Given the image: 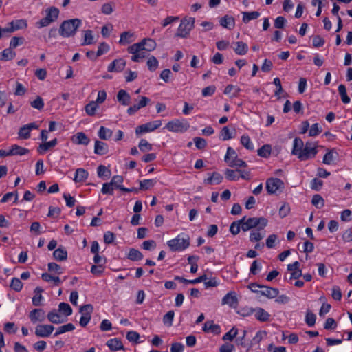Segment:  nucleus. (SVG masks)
Here are the masks:
<instances>
[{"label": "nucleus", "mask_w": 352, "mask_h": 352, "mask_svg": "<svg viewBox=\"0 0 352 352\" xmlns=\"http://www.w3.org/2000/svg\"><path fill=\"white\" fill-rule=\"evenodd\" d=\"M72 142L76 144H82L87 146L90 142V139L83 132H78L74 135L71 138Z\"/></svg>", "instance_id": "dca6fc26"}, {"label": "nucleus", "mask_w": 352, "mask_h": 352, "mask_svg": "<svg viewBox=\"0 0 352 352\" xmlns=\"http://www.w3.org/2000/svg\"><path fill=\"white\" fill-rule=\"evenodd\" d=\"M133 33L129 31H125L121 33L119 43L121 45H126L133 41L131 39L133 37Z\"/></svg>", "instance_id": "72a5a7b5"}, {"label": "nucleus", "mask_w": 352, "mask_h": 352, "mask_svg": "<svg viewBox=\"0 0 352 352\" xmlns=\"http://www.w3.org/2000/svg\"><path fill=\"white\" fill-rule=\"evenodd\" d=\"M126 61L123 58L113 60L107 67L109 72H120L124 70L126 66Z\"/></svg>", "instance_id": "4468645a"}, {"label": "nucleus", "mask_w": 352, "mask_h": 352, "mask_svg": "<svg viewBox=\"0 0 352 352\" xmlns=\"http://www.w3.org/2000/svg\"><path fill=\"white\" fill-rule=\"evenodd\" d=\"M54 329L52 324H38L35 327V335L39 338L49 337Z\"/></svg>", "instance_id": "f8f14e48"}, {"label": "nucleus", "mask_w": 352, "mask_h": 352, "mask_svg": "<svg viewBox=\"0 0 352 352\" xmlns=\"http://www.w3.org/2000/svg\"><path fill=\"white\" fill-rule=\"evenodd\" d=\"M15 56L16 53L12 50V48H6L1 52L0 56V60L5 61L10 60L13 59L15 57Z\"/></svg>", "instance_id": "79ce46f5"}, {"label": "nucleus", "mask_w": 352, "mask_h": 352, "mask_svg": "<svg viewBox=\"0 0 352 352\" xmlns=\"http://www.w3.org/2000/svg\"><path fill=\"white\" fill-rule=\"evenodd\" d=\"M43 292V289L41 287H36L34 289L35 295L32 298V304L34 306H39L41 304V300L43 299V296L41 293Z\"/></svg>", "instance_id": "58836bf2"}, {"label": "nucleus", "mask_w": 352, "mask_h": 352, "mask_svg": "<svg viewBox=\"0 0 352 352\" xmlns=\"http://www.w3.org/2000/svg\"><path fill=\"white\" fill-rule=\"evenodd\" d=\"M219 138L223 141H226L232 138V135L230 131L228 126H224L222 128L220 132Z\"/></svg>", "instance_id": "bf43d9fd"}, {"label": "nucleus", "mask_w": 352, "mask_h": 352, "mask_svg": "<svg viewBox=\"0 0 352 352\" xmlns=\"http://www.w3.org/2000/svg\"><path fill=\"white\" fill-rule=\"evenodd\" d=\"M156 181L155 179H144L140 182V190H146L155 186Z\"/></svg>", "instance_id": "de8ad7c7"}, {"label": "nucleus", "mask_w": 352, "mask_h": 352, "mask_svg": "<svg viewBox=\"0 0 352 352\" xmlns=\"http://www.w3.org/2000/svg\"><path fill=\"white\" fill-rule=\"evenodd\" d=\"M10 287L16 292H20L23 287V283L18 278H13L10 283Z\"/></svg>", "instance_id": "052dcab7"}, {"label": "nucleus", "mask_w": 352, "mask_h": 352, "mask_svg": "<svg viewBox=\"0 0 352 352\" xmlns=\"http://www.w3.org/2000/svg\"><path fill=\"white\" fill-rule=\"evenodd\" d=\"M109 152L108 145L102 141L96 140L94 145V153L99 155H106Z\"/></svg>", "instance_id": "412c9836"}, {"label": "nucleus", "mask_w": 352, "mask_h": 352, "mask_svg": "<svg viewBox=\"0 0 352 352\" xmlns=\"http://www.w3.org/2000/svg\"><path fill=\"white\" fill-rule=\"evenodd\" d=\"M338 92L341 96L342 101L344 104H348L350 102V98L346 94V89L345 85L341 84L338 86Z\"/></svg>", "instance_id": "49530a36"}, {"label": "nucleus", "mask_w": 352, "mask_h": 352, "mask_svg": "<svg viewBox=\"0 0 352 352\" xmlns=\"http://www.w3.org/2000/svg\"><path fill=\"white\" fill-rule=\"evenodd\" d=\"M157 47L155 41L149 38L142 39L140 42L134 43L128 47V52H136L138 51H148L151 52L154 50Z\"/></svg>", "instance_id": "20e7f679"}, {"label": "nucleus", "mask_w": 352, "mask_h": 352, "mask_svg": "<svg viewBox=\"0 0 352 352\" xmlns=\"http://www.w3.org/2000/svg\"><path fill=\"white\" fill-rule=\"evenodd\" d=\"M236 47L234 48V52L239 55H245L248 50V45L243 41H238L235 43Z\"/></svg>", "instance_id": "a19ab883"}, {"label": "nucleus", "mask_w": 352, "mask_h": 352, "mask_svg": "<svg viewBox=\"0 0 352 352\" xmlns=\"http://www.w3.org/2000/svg\"><path fill=\"white\" fill-rule=\"evenodd\" d=\"M338 157V153L334 148L330 149L324 155L322 162L325 164L330 165L334 163L335 160Z\"/></svg>", "instance_id": "a878e982"}, {"label": "nucleus", "mask_w": 352, "mask_h": 352, "mask_svg": "<svg viewBox=\"0 0 352 352\" xmlns=\"http://www.w3.org/2000/svg\"><path fill=\"white\" fill-rule=\"evenodd\" d=\"M112 351L124 349V346L120 339L115 338L109 340L106 344Z\"/></svg>", "instance_id": "5701e85b"}, {"label": "nucleus", "mask_w": 352, "mask_h": 352, "mask_svg": "<svg viewBox=\"0 0 352 352\" xmlns=\"http://www.w3.org/2000/svg\"><path fill=\"white\" fill-rule=\"evenodd\" d=\"M252 312H254L255 318L260 322H267L270 319V314L261 307L254 309Z\"/></svg>", "instance_id": "f3484780"}, {"label": "nucleus", "mask_w": 352, "mask_h": 352, "mask_svg": "<svg viewBox=\"0 0 352 352\" xmlns=\"http://www.w3.org/2000/svg\"><path fill=\"white\" fill-rule=\"evenodd\" d=\"M208 279L207 278V276L206 274H204L195 279H190V280H187L183 277H180V276H176L175 277V280H179L182 283H186V284H196V283H201L202 281H205Z\"/></svg>", "instance_id": "2f4dec72"}, {"label": "nucleus", "mask_w": 352, "mask_h": 352, "mask_svg": "<svg viewBox=\"0 0 352 352\" xmlns=\"http://www.w3.org/2000/svg\"><path fill=\"white\" fill-rule=\"evenodd\" d=\"M284 188L283 182L278 178H270L266 181V190L269 194H276Z\"/></svg>", "instance_id": "9d476101"}, {"label": "nucleus", "mask_w": 352, "mask_h": 352, "mask_svg": "<svg viewBox=\"0 0 352 352\" xmlns=\"http://www.w3.org/2000/svg\"><path fill=\"white\" fill-rule=\"evenodd\" d=\"M195 21V20L193 17H185L182 19L175 36L176 37L186 38L194 28Z\"/></svg>", "instance_id": "39448f33"}, {"label": "nucleus", "mask_w": 352, "mask_h": 352, "mask_svg": "<svg viewBox=\"0 0 352 352\" xmlns=\"http://www.w3.org/2000/svg\"><path fill=\"white\" fill-rule=\"evenodd\" d=\"M94 43L93 32L91 30L84 31V41L82 45H91Z\"/></svg>", "instance_id": "8fccbe9b"}, {"label": "nucleus", "mask_w": 352, "mask_h": 352, "mask_svg": "<svg viewBox=\"0 0 352 352\" xmlns=\"http://www.w3.org/2000/svg\"><path fill=\"white\" fill-rule=\"evenodd\" d=\"M124 179H123V177L121 175H114L110 183L116 188H118L119 189V187H120L123 182Z\"/></svg>", "instance_id": "774afa93"}, {"label": "nucleus", "mask_w": 352, "mask_h": 352, "mask_svg": "<svg viewBox=\"0 0 352 352\" xmlns=\"http://www.w3.org/2000/svg\"><path fill=\"white\" fill-rule=\"evenodd\" d=\"M30 105L36 109L42 110L44 107V102L43 98L38 96L34 100L30 102Z\"/></svg>", "instance_id": "864d4df0"}, {"label": "nucleus", "mask_w": 352, "mask_h": 352, "mask_svg": "<svg viewBox=\"0 0 352 352\" xmlns=\"http://www.w3.org/2000/svg\"><path fill=\"white\" fill-rule=\"evenodd\" d=\"M47 319L50 322L54 324H60L66 321V318H63L57 311L56 309H53L50 311L47 315Z\"/></svg>", "instance_id": "aec40b11"}, {"label": "nucleus", "mask_w": 352, "mask_h": 352, "mask_svg": "<svg viewBox=\"0 0 352 352\" xmlns=\"http://www.w3.org/2000/svg\"><path fill=\"white\" fill-rule=\"evenodd\" d=\"M167 245L173 252L183 251L190 246V237L187 234H181L168 241Z\"/></svg>", "instance_id": "f03ea898"}, {"label": "nucleus", "mask_w": 352, "mask_h": 352, "mask_svg": "<svg viewBox=\"0 0 352 352\" xmlns=\"http://www.w3.org/2000/svg\"><path fill=\"white\" fill-rule=\"evenodd\" d=\"M58 143L56 138L52 140L50 142H45L44 143L39 145L37 148L38 152L40 154L44 153L45 151L49 150L50 148L55 146Z\"/></svg>", "instance_id": "7c9ffc66"}, {"label": "nucleus", "mask_w": 352, "mask_h": 352, "mask_svg": "<svg viewBox=\"0 0 352 352\" xmlns=\"http://www.w3.org/2000/svg\"><path fill=\"white\" fill-rule=\"evenodd\" d=\"M9 25H10V27H12V30L14 32L15 30L26 28L27 22L25 20L20 19L12 21L9 23Z\"/></svg>", "instance_id": "09e8293b"}, {"label": "nucleus", "mask_w": 352, "mask_h": 352, "mask_svg": "<svg viewBox=\"0 0 352 352\" xmlns=\"http://www.w3.org/2000/svg\"><path fill=\"white\" fill-rule=\"evenodd\" d=\"M30 151L28 148L21 147L17 144H14L11 146V148L8 151V155H24L28 154Z\"/></svg>", "instance_id": "393cba45"}, {"label": "nucleus", "mask_w": 352, "mask_h": 352, "mask_svg": "<svg viewBox=\"0 0 352 352\" xmlns=\"http://www.w3.org/2000/svg\"><path fill=\"white\" fill-rule=\"evenodd\" d=\"M243 19L242 21L244 23H248L251 20L256 19L260 16V12L258 11L253 12H242Z\"/></svg>", "instance_id": "473e14b6"}, {"label": "nucleus", "mask_w": 352, "mask_h": 352, "mask_svg": "<svg viewBox=\"0 0 352 352\" xmlns=\"http://www.w3.org/2000/svg\"><path fill=\"white\" fill-rule=\"evenodd\" d=\"M81 25L82 20L78 18L65 20L60 25L59 34L64 38L74 36Z\"/></svg>", "instance_id": "f257e3e1"}, {"label": "nucleus", "mask_w": 352, "mask_h": 352, "mask_svg": "<svg viewBox=\"0 0 352 352\" xmlns=\"http://www.w3.org/2000/svg\"><path fill=\"white\" fill-rule=\"evenodd\" d=\"M98 135L100 139L107 140L111 138L113 131L111 129L102 126L98 131Z\"/></svg>", "instance_id": "4c0bfd02"}, {"label": "nucleus", "mask_w": 352, "mask_h": 352, "mask_svg": "<svg viewBox=\"0 0 352 352\" xmlns=\"http://www.w3.org/2000/svg\"><path fill=\"white\" fill-rule=\"evenodd\" d=\"M267 219L265 217H250L241 223V230L247 232L252 228H257L258 230H263L267 225Z\"/></svg>", "instance_id": "7ed1b4c3"}, {"label": "nucleus", "mask_w": 352, "mask_h": 352, "mask_svg": "<svg viewBox=\"0 0 352 352\" xmlns=\"http://www.w3.org/2000/svg\"><path fill=\"white\" fill-rule=\"evenodd\" d=\"M236 170H234L232 169H226L225 171V175L227 179L230 181H236L239 177L236 175Z\"/></svg>", "instance_id": "e2e57ef3"}, {"label": "nucleus", "mask_w": 352, "mask_h": 352, "mask_svg": "<svg viewBox=\"0 0 352 352\" xmlns=\"http://www.w3.org/2000/svg\"><path fill=\"white\" fill-rule=\"evenodd\" d=\"M241 89L238 86L230 84L226 87L223 93L227 95L232 94L231 97L233 98L237 97Z\"/></svg>", "instance_id": "c9c22d12"}, {"label": "nucleus", "mask_w": 352, "mask_h": 352, "mask_svg": "<svg viewBox=\"0 0 352 352\" xmlns=\"http://www.w3.org/2000/svg\"><path fill=\"white\" fill-rule=\"evenodd\" d=\"M126 257L132 261H139L143 258L144 256L140 250L130 248Z\"/></svg>", "instance_id": "c756f323"}, {"label": "nucleus", "mask_w": 352, "mask_h": 352, "mask_svg": "<svg viewBox=\"0 0 352 352\" xmlns=\"http://www.w3.org/2000/svg\"><path fill=\"white\" fill-rule=\"evenodd\" d=\"M311 204L318 209L322 208L324 206V200L320 195H314L311 199Z\"/></svg>", "instance_id": "a18cd8bd"}, {"label": "nucleus", "mask_w": 352, "mask_h": 352, "mask_svg": "<svg viewBox=\"0 0 352 352\" xmlns=\"http://www.w3.org/2000/svg\"><path fill=\"white\" fill-rule=\"evenodd\" d=\"M58 311L61 312L65 317H67L72 314V309L68 303L60 302L58 305Z\"/></svg>", "instance_id": "c03bdc74"}, {"label": "nucleus", "mask_w": 352, "mask_h": 352, "mask_svg": "<svg viewBox=\"0 0 352 352\" xmlns=\"http://www.w3.org/2000/svg\"><path fill=\"white\" fill-rule=\"evenodd\" d=\"M238 333V329L235 327H233L228 332L226 333L222 339L223 340H230L232 341L234 338H236Z\"/></svg>", "instance_id": "6e6d98bb"}, {"label": "nucleus", "mask_w": 352, "mask_h": 352, "mask_svg": "<svg viewBox=\"0 0 352 352\" xmlns=\"http://www.w3.org/2000/svg\"><path fill=\"white\" fill-rule=\"evenodd\" d=\"M138 147L142 152H146L152 150V145L144 139H142L140 140Z\"/></svg>", "instance_id": "69168bd1"}, {"label": "nucleus", "mask_w": 352, "mask_h": 352, "mask_svg": "<svg viewBox=\"0 0 352 352\" xmlns=\"http://www.w3.org/2000/svg\"><path fill=\"white\" fill-rule=\"evenodd\" d=\"M97 173L99 177H109L111 175V170H109L106 166L100 165L97 168Z\"/></svg>", "instance_id": "13d9d810"}, {"label": "nucleus", "mask_w": 352, "mask_h": 352, "mask_svg": "<svg viewBox=\"0 0 352 352\" xmlns=\"http://www.w3.org/2000/svg\"><path fill=\"white\" fill-rule=\"evenodd\" d=\"M165 128L169 131L174 133H184L190 128L189 123L184 119L179 120L175 119L168 122Z\"/></svg>", "instance_id": "6e6552de"}, {"label": "nucleus", "mask_w": 352, "mask_h": 352, "mask_svg": "<svg viewBox=\"0 0 352 352\" xmlns=\"http://www.w3.org/2000/svg\"><path fill=\"white\" fill-rule=\"evenodd\" d=\"M241 144L248 150H253L254 146L251 142V140L248 135H243L241 138Z\"/></svg>", "instance_id": "5fc2aeb1"}, {"label": "nucleus", "mask_w": 352, "mask_h": 352, "mask_svg": "<svg viewBox=\"0 0 352 352\" xmlns=\"http://www.w3.org/2000/svg\"><path fill=\"white\" fill-rule=\"evenodd\" d=\"M203 331L208 332L211 331L217 334L220 333V327L218 324H214L213 321H207L203 327Z\"/></svg>", "instance_id": "e433bc0d"}, {"label": "nucleus", "mask_w": 352, "mask_h": 352, "mask_svg": "<svg viewBox=\"0 0 352 352\" xmlns=\"http://www.w3.org/2000/svg\"><path fill=\"white\" fill-rule=\"evenodd\" d=\"M162 125L161 120H155L147 122L146 124L138 126L135 129V133L140 135L144 133L153 131Z\"/></svg>", "instance_id": "9b49d317"}, {"label": "nucleus", "mask_w": 352, "mask_h": 352, "mask_svg": "<svg viewBox=\"0 0 352 352\" xmlns=\"http://www.w3.org/2000/svg\"><path fill=\"white\" fill-rule=\"evenodd\" d=\"M88 177V172L84 168H78L76 170V174L74 180L76 182H81L85 181Z\"/></svg>", "instance_id": "f704fd0d"}, {"label": "nucleus", "mask_w": 352, "mask_h": 352, "mask_svg": "<svg viewBox=\"0 0 352 352\" xmlns=\"http://www.w3.org/2000/svg\"><path fill=\"white\" fill-rule=\"evenodd\" d=\"M129 54H132L131 60L133 62L138 63L141 61L143 58L146 57L145 52L144 51H138L136 52H129Z\"/></svg>", "instance_id": "0e129e2a"}, {"label": "nucleus", "mask_w": 352, "mask_h": 352, "mask_svg": "<svg viewBox=\"0 0 352 352\" xmlns=\"http://www.w3.org/2000/svg\"><path fill=\"white\" fill-rule=\"evenodd\" d=\"M261 289L260 291V295L266 296L268 298H276L278 294L279 290L277 288L271 287L269 286L262 285Z\"/></svg>", "instance_id": "6ab92c4d"}, {"label": "nucleus", "mask_w": 352, "mask_h": 352, "mask_svg": "<svg viewBox=\"0 0 352 352\" xmlns=\"http://www.w3.org/2000/svg\"><path fill=\"white\" fill-rule=\"evenodd\" d=\"M303 148L304 142L300 138H296L294 140L292 153L294 155H296L298 157L299 153L302 152Z\"/></svg>", "instance_id": "c85d7f7f"}, {"label": "nucleus", "mask_w": 352, "mask_h": 352, "mask_svg": "<svg viewBox=\"0 0 352 352\" xmlns=\"http://www.w3.org/2000/svg\"><path fill=\"white\" fill-rule=\"evenodd\" d=\"M222 305H228L230 307H236L238 304V299L235 292H229L222 298Z\"/></svg>", "instance_id": "a211bd4d"}, {"label": "nucleus", "mask_w": 352, "mask_h": 352, "mask_svg": "<svg viewBox=\"0 0 352 352\" xmlns=\"http://www.w3.org/2000/svg\"><path fill=\"white\" fill-rule=\"evenodd\" d=\"M94 311V307L91 304H86L80 306L79 308V312L82 314L80 319V325L82 327H85L89 322L91 318V313Z\"/></svg>", "instance_id": "1a4fd4ad"}, {"label": "nucleus", "mask_w": 352, "mask_h": 352, "mask_svg": "<svg viewBox=\"0 0 352 352\" xmlns=\"http://www.w3.org/2000/svg\"><path fill=\"white\" fill-rule=\"evenodd\" d=\"M224 161L230 167H246L247 164L245 161L238 157L234 149L232 147H228L227 152L224 157Z\"/></svg>", "instance_id": "0eeeda50"}, {"label": "nucleus", "mask_w": 352, "mask_h": 352, "mask_svg": "<svg viewBox=\"0 0 352 352\" xmlns=\"http://www.w3.org/2000/svg\"><path fill=\"white\" fill-rule=\"evenodd\" d=\"M118 101L122 105L126 106L130 104L131 96L124 89H120L117 94Z\"/></svg>", "instance_id": "bb28decb"}, {"label": "nucleus", "mask_w": 352, "mask_h": 352, "mask_svg": "<svg viewBox=\"0 0 352 352\" xmlns=\"http://www.w3.org/2000/svg\"><path fill=\"white\" fill-rule=\"evenodd\" d=\"M246 217H243L241 219L234 221L231 223L230 226V231L233 235H236L239 233L240 230L241 228V223L243 221H245Z\"/></svg>", "instance_id": "ea45409f"}, {"label": "nucleus", "mask_w": 352, "mask_h": 352, "mask_svg": "<svg viewBox=\"0 0 352 352\" xmlns=\"http://www.w3.org/2000/svg\"><path fill=\"white\" fill-rule=\"evenodd\" d=\"M98 104L96 102L92 101V102H90L89 103H88L85 106V111H86L87 114L90 116H92L95 115L96 111L98 109Z\"/></svg>", "instance_id": "603ef678"}, {"label": "nucleus", "mask_w": 352, "mask_h": 352, "mask_svg": "<svg viewBox=\"0 0 352 352\" xmlns=\"http://www.w3.org/2000/svg\"><path fill=\"white\" fill-rule=\"evenodd\" d=\"M174 311L170 310L168 311L163 317V322L164 324L168 326H172L173 320L174 318Z\"/></svg>", "instance_id": "4d7b16f0"}, {"label": "nucleus", "mask_w": 352, "mask_h": 352, "mask_svg": "<svg viewBox=\"0 0 352 352\" xmlns=\"http://www.w3.org/2000/svg\"><path fill=\"white\" fill-rule=\"evenodd\" d=\"M19 137L21 139L27 140L30 138V131H29V128L24 125L23 126L21 127L19 133H18Z\"/></svg>", "instance_id": "680f3d73"}, {"label": "nucleus", "mask_w": 352, "mask_h": 352, "mask_svg": "<svg viewBox=\"0 0 352 352\" xmlns=\"http://www.w3.org/2000/svg\"><path fill=\"white\" fill-rule=\"evenodd\" d=\"M223 180V176L217 173V172H213L209 177L204 179V183L206 184H220Z\"/></svg>", "instance_id": "cd10ccee"}, {"label": "nucleus", "mask_w": 352, "mask_h": 352, "mask_svg": "<svg viewBox=\"0 0 352 352\" xmlns=\"http://www.w3.org/2000/svg\"><path fill=\"white\" fill-rule=\"evenodd\" d=\"M272 147L270 144H265L262 146L258 151L257 154L258 156L267 158L270 156Z\"/></svg>", "instance_id": "37998d69"}, {"label": "nucleus", "mask_w": 352, "mask_h": 352, "mask_svg": "<svg viewBox=\"0 0 352 352\" xmlns=\"http://www.w3.org/2000/svg\"><path fill=\"white\" fill-rule=\"evenodd\" d=\"M146 65L150 71L153 72L158 67L159 62L155 56H151L148 58Z\"/></svg>", "instance_id": "3c124183"}, {"label": "nucleus", "mask_w": 352, "mask_h": 352, "mask_svg": "<svg viewBox=\"0 0 352 352\" xmlns=\"http://www.w3.org/2000/svg\"><path fill=\"white\" fill-rule=\"evenodd\" d=\"M317 153V147H304L302 152L299 153L298 158L301 161H305L314 158Z\"/></svg>", "instance_id": "2eb2a0df"}, {"label": "nucleus", "mask_w": 352, "mask_h": 352, "mask_svg": "<svg viewBox=\"0 0 352 352\" xmlns=\"http://www.w3.org/2000/svg\"><path fill=\"white\" fill-rule=\"evenodd\" d=\"M219 23L226 29L232 30L235 26V20L232 16L225 15L220 19Z\"/></svg>", "instance_id": "4be33fe9"}, {"label": "nucleus", "mask_w": 352, "mask_h": 352, "mask_svg": "<svg viewBox=\"0 0 352 352\" xmlns=\"http://www.w3.org/2000/svg\"><path fill=\"white\" fill-rule=\"evenodd\" d=\"M46 16L36 22V25L38 28L47 27L56 21L59 15V10L56 7H50L45 10Z\"/></svg>", "instance_id": "423d86ee"}, {"label": "nucleus", "mask_w": 352, "mask_h": 352, "mask_svg": "<svg viewBox=\"0 0 352 352\" xmlns=\"http://www.w3.org/2000/svg\"><path fill=\"white\" fill-rule=\"evenodd\" d=\"M316 316L314 313L311 311H308L307 313L305 316V322L308 326L313 327L316 323Z\"/></svg>", "instance_id": "338daca9"}, {"label": "nucleus", "mask_w": 352, "mask_h": 352, "mask_svg": "<svg viewBox=\"0 0 352 352\" xmlns=\"http://www.w3.org/2000/svg\"><path fill=\"white\" fill-rule=\"evenodd\" d=\"M53 257L58 261H66L67 258V251L65 248L60 246L53 252Z\"/></svg>", "instance_id": "b1692460"}, {"label": "nucleus", "mask_w": 352, "mask_h": 352, "mask_svg": "<svg viewBox=\"0 0 352 352\" xmlns=\"http://www.w3.org/2000/svg\"><path fill=\"white\" fill-rule=\"evenodd\" d=\"M45 312L42 309H34L29 314V318L33 324L43 322L45 320Z\"/></svg>", "instance_id": "ddd939ff"}]
</instances>
